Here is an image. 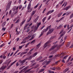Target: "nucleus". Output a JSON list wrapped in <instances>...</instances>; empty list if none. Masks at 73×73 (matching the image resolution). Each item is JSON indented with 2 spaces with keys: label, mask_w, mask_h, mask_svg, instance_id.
I'll use <instances>...</instances> for the list:
<instances>
[{
  "label": "nucleus",
  "mask_w": 73,
  "mask_h": 73,
  "mask_svg": "<svg viewBox=\"0 0 73 73\" xmlns=\"http://www.w3.org/2000/svg\"><path fill=\"white\" fill-rule=\"evenodd\" d=\"M18 8H19V7H17L16 6L14 7L13 9V11H15L16 10L15 12L13 13H12L11 15V17H13L14 16V15L15 14H16L17 12H18Z\"/></svg>",
  "instance_id": "1"
},
{
  "label": "nucleus",
  "mask_w": 73,
  "mask_h": 73,
  "mask_svg": "<svg viewBox=\"0 0 73 73\" xmlns=\"http://www.w3.org/2000/svg\"><path fill=\"white\" fill-rule=\"evenodd\" d=\"M33 56H31L29 58H27L26 59H25L24 60H23V61L20 60H19V62H20V63H21L22 64H24V62H25V61H26V60H31V59L32 58V57H33Z\"/></svg>",
  "instance_id": "2"
},
{
  "label": "nucleus",
  "mask_w": 73,
  "mask_h": 73,
  "mask_svg": "<svg viewBox=\"0 0 73 73\" xmlns=\"http://www.w3.org/2000/svg\"><path fill=\"white\" fill-rule=\"evenodd\" d=\"M63 31H64V30H62L60 33V34H61L62 33V34L61 35H60V36L59 37V38L58 39V40H60V39H61V38L63 36H64V35H65V33H66L65 31H64L63 32Z\"/></svg>",
  "instance_id": "3"
},
{
  "label": "nucleus",
  "mask_w": 73,
  "mask_h": 73,
  "mask_svg": "<svg viewBox=\"0 0 73 73\" xmlns=\"http://www.w3.org/2000/svg\"><path fill=\"white\" fill-rule=\"evenodd\" d=\"M60 46H61L60 45L58 46L57 47V49L52 52L50 53L51 54H54V53L57 51L59 49Z\"/></svg>",
  "instance_id": "4"
},
{
  "label": "nucleus",
  "mask_w": 73,
  "mask_h": 73,
  "mask_svg": "<svg viewBox=\"0 0 73 73\" xmlns=\"http://www.w3.org/2000/svg\"><path fill=\"white\" fill-rule=\"evenodd\" d=\"M41 23H38L37 24V27L36 28V27H34L33 28V31H34V32H36V31L37 30L38 27H39V25H41Z\"/></svg>",
  "instance_id": "5"
},
{
  "label": "nucleus",
  "mask_w": 73,
  "mask_h": 73,
  "mask_svg": "<svg viewBox=\"0 0 73 73\" xmlns=\"http://www.w3.org/2000/svg\"><path fill=\"white\" fill-rule=\"evenodd\" d=\"M12 3V1H10L8 3V4L7 5V7H6V10L5 11V12L8 10V9H9V8H10V7H11V4Z\"/></svg>",
  "instance_id": "6"
},
{
  "label": "nucleus",
  "mask_w": 73,
  "mask_h": 73,
  "mask_svg": "<svg viewBox=\"0 0 73 73\" xmlns=\"http://www.w3.org/2000/svg\"><path fill=\"white\" fill-rule=\"evenodd\" d=\"M50 27H51V25H50V26H48V27H47L46 29H44L42 31V32H46L48 30V29H50Z\"/></svg>",
  "instance_id": "7"
},
{
  "label": "nucleus",
  "mask_w": 73,
  "mask_h": 73,
  "mask_svg": "<svg viewBox=\"0 0 73 73\" xmlns=\"http://www.w3.org/2000/svg\"><path fill=\"white\" fill-rule=\"evenodd\" d=\"M17 61V60H15V61H14V62H13L12 63H11L10 65H9V66L8 67V68H7V70H8V69H10V68Z\"/></svg>",
  "instance_id": "8"
},
{
  "label": "nucleus",
  "mask_w": 73,
  "mask_h": 73,
  "mask_svg": "<svg viewBox=\"0 0 73 73\" xmlns=\"http://www.w3.org/2000/svg\"><path fill=\"white\" fill-rule=\"evenodd\" d=\"M53 31H54V29H51L47 33V35H48L52 33L53 32Z\"/></svg>",
  "instance_id": "9"
},
{
  "label": "nucleus",
  "mask_w": 73,
  "mask_h": 73,
  "mask_svg": "<svg viewBox=\"0 0 73 73\" xmlns=\"http://www.w3.org/2000/svg\"><path fill=\"white\" fill-rule=\"evenodd\" d=\"M50 42H51L50 41V40H49L48 42H47L44 45V48H46V46H48V45L47 44H48L49 43H50Z\"/></svg>",
  "instance_id": "10"
},
{
  "label": "nucleus",
  "mask_w": 73,
  "mask_h": 73,
  "mask_svg": "<svg viewBox=\"0 0 73 73\" xmlns=\"http://www.w3.org/2000/svg\"><path fill=\"white\" fill-rule=\"evenodd\" d=\"M56 47H57V45L52 46V47H51V48L49 50L51 51L52 50H54Z\"/></svg>",
  "instance_id": "11"
},
{
  "label": "nucleus",
  "mask_w": 73,
  "mask_h": 73,
  "mask_svg": "<svg viewBox=\"0 0 73 73\" xmlns=\"http://www.w3.org/2000/svg\"><path fill=\"white\" fill-rule=\"evenodd\" d=\"M71 7V6H69L67 7H66L65 8L63 9V10H66V11H68L69 8Z\"/></svg>",
  "instance_id": "12"
},
{
  "label": "nucleus",
  "mask_w": 73,
  "mask_h": 73,
  "mask_svg": "<svg viewBox=\"0 0 73 73\" xmlns=\"http://www.w3.org/2000/svg\"><path fill=\"white\" fill-rule=\"evenodd\" d=\"M36 36V34H35L34 35H33L32 36V37L29 40L31 41V40H32Z\"/></svg>",
  "instance_id": "13"
},
{
  "label": "nucleus",
  "mask_w": 73,
  "mask_h": 73,
  "mask_svg": "<svg viewBox=\"0 0 73 73\" xmlns=\"http://www.w3.org/2000/svg\"><path fill=\"white\" fill-rule=\"evenodd\" d=\"M36 49L35 50H36L37 49H38L39 48H40V46H41V43H39V44H37L36 45Z\"/></svg>",
  "instance_id": "14"
},
{
  "label": "nucleus",
  "mask_w": 73,
  "mask_h": 73,
  "mask_svg": "<svg viewBox=\"0 0 73 73\" xmlns=\"http://www.w3.org/2000/svg\"><path fill=\"white\" fill-rule=\"evenodd\" d=\"M7 67L6 66H3L1 67L0 68V70H4L5 68Z\"/></svg>",
  "instance_id": "15"
},
{
  "label": "nucleus",
  "mask_w": 73,
  "mask_h": 73,
  "mask_svg": "<svg viewBox=\"0 0 73 73\" xmlns=\"http://www.w3.org/2000/svg\"><path fill=\"white\" fill-rule=\"evenodd\" d=\"M32 1V0H31L30 1V3L28 5V10H29V9H30V8H31V2Z\"/></svg>",
  "instance_id": "16"
},
{
  "label": "nucleus",
  "mask_w": 73,
  "mask_h": 73,
  "mask_svg": "<svg viewBox=\"0 0 73 73\" xmlns=\"http://www.w3.org/2000/svg\"><path fill=\"white\" fill-rule=\"evenodd\" d=\"M36 10L33 11L32 12V13L31 14V17H32V16H33L35 15V13H36Z\"/></svg>",
  "instance_id": "17"
},
{
  "label": "nucleus",
  "mask_w": 73,
  "mask_h": 73,
  "mask_svg": "<svg viewBox=\"0 0 73 73\" xmlns=\"http://www.w3.org/2000/svg\"><path fill=\"white\" fill-rule=\"evenodd\" d=\"M38 18H39V16H37L36 19L35 20H34V22H35V23H36L38 20Z\"/></svg>",
  "instance_id": "18"
},
{
  "label": "nucleus",
  "mask_w": 73,
  "mask_h": 73,
  "mask_svg": "<svg viewBox=\"0 0 73 73\" xmlns=\"http://www.w3.org/2000/svg\"><path fill=\"white\" fill-rule=\"evenodd\" d=\"M69 70V68H66L63 71V73H66V72H67V71Z\"/></svg>",
  "instance_id": "19"
},
{
  "label": "nucleus",
  "mask_w": 73,
  "mask_h": 73,
  "mask_svg": "<svg viewBox=\"0 0 73 73\" xmlns=\"http://www.w3.org/2000/svg\"><path fill=\"white\" fill-rule=\"evenodd\" d=\"M25 20L24 21H22L20 25V26L21 27L22 26V25H23V24H24V23H25Z\"/></svg>",
  "instance_id": "20"
},
{
  "label": "nucleus",
  "mask_w": 73,
  "mask_h": 73,
  "mask_svg": "<svg viewBox=\"0 0 73 73\" xmlns=\"http://www.w3.org/2000/svg\"><path fill=\"white\" fill-rule=\"evenodd\" d=\"M5 24H6V22H4L2 25V27H4L5 25Z\"/></svg>",
  "instance_id": "21"
},
{
  "label": "nucleus",
  "mask_w": 73,
  "mask_h": 73,
  "mask_svg": "<svg viewBox=\"0 0 73 73\" xmlns=\"http://www.w3.org/2000/svg\"><path fill=\"white\" fill-rule=\"evenodd\" d=\"M42 59V57L40 56L39 58H38V59H37V61H40V60H41Z\"/></svg>",
  "instance_id": "22"
},
{
  "label": "nucleus",
  "mask_w": 73,
  "mask_h": 73,
  "mask_svg": "<svg viewBox=\"0 0 73 73\" xmlns=\"http://www.w3.org/2000/svg\"><path fill=\"white\" fill-rule=\"evenodd\" d=\"M37 53H38L36 52H35V53H34L32 56H33V57H35V56H36V55H37Z\"/></svg>",
  "instance_id": "23"
},
{
  "label": "nucleus",
  "mask_w": 73,
  "mask_h": 73,
  "mask_svg": "<svg viewBox=\"0 0 73 73\" xmlns=\"http://www.w3.org/2000/svg\"><path fill=\"white\" fill-rule=\"evenodd\" d=\"M26 53H27V52H22L21 54V55H23V54H26Z\"/></svg>",
  "instance_id": "24"
},
{
  "label": "nucleus",
  "mask_w": 73,
  "mask_h": 73,
  "mask_svg": "<svg viewBox=\"0 0 73 73\" xmlns=\"http://www.w3.org/2000/svg\"><path fill=\"white\" fill-rule=\"evenodd\" d=\"M36 63H34L31 66V67H33V66H34L35 65H36Z\"/></svg>",
  "instance_id": "25"
},
{
  "label": "nucleus",
  "mask_w": 73,
  "mask_h": 73,
  "mask_svg": "<svg viewBox=\"0 0 73 73\" xmlns=\"http://www.w3.org/2000/svg\"><path fill=\"white\" fill-rule=\"evenodd\" d=\"M46 19V17H45L43 19H42L43 23H44L45 21V20Z\"/></svg>",
  "instance_id": "26"
},
{
  "label": "nucleus",
  "mask_w": 73,
  "mask_h": 73,
  "mask_svg": "<svg viewBox=\"0 0 73 73\" xmlns=\"http://www.w3.org/2000/svg\"><path fill=\"white\" fill-rule=\"evenodd\" d=\"M60 69H61V68L59 67H56L55 68V69H56V70H60Z\"/></svg>",
  "instance_id": "27"
},
{
  "label": "nucleus",
  "mask_w": 73,
  "mask_h": 73,
  "mask_svg": "<svg viewBox=\"0 0 73 73\" xmlns=\"http://www.w3.org/2000/svg\"><path fill=\"white\" fill-rule=\"evenodd\" d=\"M39 5V3H38L37 4V5L35 6L34 7V9H36V8H37V7H38V6Z\"/></svg>",
  "instance_id": "28"
},
{
  "label": "nucleus",
  "mask_w": 73,
  "mask_h": 73,
  "mask_svg": "<svg viewBox=\"0 0 73 73\" xmlns=\"http://www.w3.org/2000/svg\"><path fill=\"white\" fill-rule=\"evenodd\" d=\"M36 42L35 40H33L31 42V44H35V43Z\"/></svg>",
  "instance_id": "29"
},
{
  "label": "nucleus",
  "mask_w": 73,
  "mask_h": 73,
  "mask_svg": "<svg viewBox=\"0 0 73 73\" xmlns=\"http://www.w3.org/2000/svg\"><path fill=\"white\" fill-rule=\"evenodd\" d=\"M62 13H59L58 15V17H60L61 16V15H62Z\"/></svg>",
  "instance_id": "30"
},
{
  "label": "nucleus",
  "mask_w": 73,
  "mask_h": 73,
  "mask_svg": "<svg viewBox=\"0 0 73 73\" xmlns=\"http://www.w3.org/2000/svg\"><path fill=\"white\" fill-rule=\"evenodd\" d=\"M31 35H29L26 38V39H29L30 38H31Z\"/></svg>",
  "instance_id": "31"
},
{
  "label": "nucleus",
  "mask_w": 73,
  "mask_h": 73,
  "mask_svg": "<svg viewBox=\"0 0 73 73\" xmlns=\"http://www.w3.org/2000/svg\"><path fill=\"white\" fill-rule=\"evenodd\" d=\"M27 68H28V66L26 67L25 68H23L22 70H23V71H24L25 70H26Z\"/></svg>",
  "instance_id": "32"
},
{
  "label": "nucleus",
  "mask_w": 73,
  "mask_h": 73,
  "mask_svg": "<svg viewBox=\"0 0 73 73\" xmlns=\"http://www.w3.org/2000/svg\"><path fill=\"white\" fill-rule=\"evenodd\" d=\"M44 71V69L42 68L39 71V72H43V71Z\"/></svg>",
  "instance_id": "33"
},
{
  "label": "nucleus",
  "mask_w": 73,
  "mask_h": 73,
  "mask_svg": "<svg viewBox=\"0 0 73 73\" xmlns=\"http://www.w3.org/2000/svg\"><path fill=\"white\" fill-rule=\"evenodd\" d=\"M50 69L52 70H55L56 68H55V67H51L50 68Z\"/></svg>",
  "instance_id": "34"
},
{
  "label": "nucleus",
  "mask_w": 73,
  "mask_h": 73,
  "mask_svg": "<svg viewBox=\"0 0 73 73\" xmlns=\"http://www.w3.org/2000/svg\"><path fill=\"white\" fill-rule=\"evenodd\" d=\"M31 19H32V17H30L29 19L27 21V22L28 23V22H29V21H31Z\"/></svg>",
  "instance_id": "35"
},
{
  "label": "nucleus",
  "mask_w": 73,
  "mask_h": 73,
  "mask_svg": "<svg viewBox=\"0 0 73 73\" xmlns=\"http://www.w3.org/2000/svg\"><path fill=\"white\" fill-rule=\"evenodd\" d=\"M32 8H31L30 9V10H29L28 11V12L30 13V12H32Z\"/></svg>",
  "instance_id": "36"
},
{
  "label": "nucleus",
  "mask_w": 73,
  "mask_h": 73,
  "mask_svg": "<svg viewBox=\"0 0 73 73\" xmlns=\"http://www.w3.org/2000/svg\"><path fill=\"white\" fill-rule=\"evenodd\" d=\"M38 66H39V65L37 64L35 66H34L33 68H34V69H35L36 68H37V67H38Z\"/></svg>",
  "instance_id": "37"
},
{
  "label": "nucleus",
  "mask_w": 73,
  "mask_h": 73,
  "mask_svg": "<svg viewBox=\"0 0 73 73\" xmlns=\"http://www.w3.org/2000/svg\"><path fill=\"white\" fill-rule=\"evenodd\" d=\"M68 56L67 55L65 56H64V57L63 58V60H64V59H66L67 57Z\"/></svg>",
  "instance_id": "38"
},
{
  "label": "nucleus",
  "mask_w": 73,
  "mask_h": 73,
  "mask_svg": "<svg viewBox=\"0 0 73 73\" xmlns=\"http://www.w3.org/2000/svg\"><path fill=\"white\" fill-rule=\"evenodd\" d=\"M6 29V28H5V27H3L2 29V31H5Z\"/></svg>",
  "instance_id": "39"
},
{
  "label": "nucleus",
  "mask_w": 73,
  "mask_h": 73,
  "mask_svg": "<svg viewBox=\"0 0 73 73\" xmlns=\"http://www.w3.org/2000/svg\"><path fill=\"white\" fill-rule=\"evenodd\" d=\"M62 27V26L61 25H60L57 28V29H60V28Z\"/></svg>",
  "instance_id": "40"
},
{
  "label": "nucleus",
  "mask_w": 73,
  "mask_h": 73,
  "mask_svg": "<svg viewBox=\"0 0 73 73\" xmlns=\"http://www.w3.org/2000/svg\"><path fill=\"white\" fill-rule=\"evenodd\" d=\"M17 20V17H16L14 19L13 21L15 22L16 20Z\"/></svg>",
  "instance_id": "41"
},
{
  "label": "nucleus",
  "mask_w": 73,
  "mask_h": 73,
  "mask_svg": "<svg viewBox=\"0 0 73 73\" xmlns=\"http://www.w3.org/2000/svg\"><path fill=\"white\" fill-rule=\"evenodd\" d=\"M51 12V11H50L48 12L47 13L46 15H49L50 13Z\"/></svg>",
  "instance_id": "42"
},
{
  "label": "nucleus",
  "mask_w": 73,
  "mask_h": 73,
  "mask_svg": "<svg viewBox=\"0 0 73 73\" xmlns=\"http://www.w3.org/2000/svg\"><path fill=\"white\" fill-rule=\"evenodd\" d=\"M70 58H71V56L69 57L68 60L67 61V62H69V60L70 59Z\"/></svg>",
  "instance_id": "43"
},
{
  "label": "nucleus",
  "mask_w": 73,
  "mask_h": 73,
  "mask_svg": "<svg viewBox=\"0 0 73 73\" xmlns=\"http://www.w3.org/2000/svg\"><path fill=\"white\" fill-rule=\"evenodd\" d=\"M25 41H24V40H23L22 42L21 43V44H24L25 43Z\"/></svg>",
  "instance_id": "44"
},
{
  "label": "nucleus",
  "mask_w": 73,
  "mask_h": 73,
  "mask_svg": "<svg viewBox=\"0 0 73 73\" xmlns=\"http://www.w3.org/2000/svg\"><path fill=\"white\" fill-rule=\"evenodd\" d=\"M42 6V4L41 5L39 6V7L38 8V10H39V9H40V8H41V7Z\"/></svg>",
  "instance_id": "45"
},
{
  "label": "nucleus",
  "mask_w": 73,
  "mask_h": 73,
  "mask_svg": "<svg viewBox=\"0 0 73 73\" xmlns=\"http://www.w3.org/2000/svg\"><path fill=\"white\" fill-rule=\"evenodd\" d=\"M24 45H23L22 46H19V49H22V48H23V46H24Z\"/></svg>",
  "instance_id": "46"
},
{
  "label": "nucleus",
  "mask_w": 73,
  "mask_h": 73,
  "mask_svg": "<svg viewBox=\"0 0 73 73\" xmlns=\"http://www.w3.org/2000/svg\"><path fill=\"white\" fill-rule=\"evenodd\" d=\"M50 61H48L47 62L46 64V65H48V64H49L50 63Z\"/></svg>",
  "instance_id": "47"
},
{
  "label": "nucleus",
  "mask_w": 73,
  "mask_h": 73,
  "mask_svg": "<svg viewBox=\"0 0 73 73\" xmlns=\"http://www.w3.org/2000/svg\"><path fill=\"white\" fill-rule=\"evenodd\" d=\"M19 19H18L16 21L15 23V24H16L17 23H19Z\"/></svg>",
  "instance_id": "48"
},
{
  "label": "nucleus",
  "mask_w": 73,
  "mask_h": 73,
  "mask_svg": "<svg viewBox=\"0 0 73 73\" xmlns=\"http://www.w3.org/2000/svg\"><path fill=\"white\" fill-rule=\"evenodd\" d=\"M29 50V48H28L25 50V52H28V50Z\"/></svg>",
  "instance_id": "49"
},
{
  "label": "nucleus",
  "mask_w": 73,
  "mask_h": 73,
  "mask_svg": "<svg viewBox=\"0 0 73 73\" xmlns=\"http://www.w3.org/2000/svg\"><path fill=\"white\" fill-rule=\"evenodd\" d=\"M44 34V33H43L41 32V34L40 35L39 37H40L41 36H42L43 35V34Z\"/></svg>",
  "instance_id": "50"
},
{
  "label": "nucleus",
  "mask_w": 73,
  "mask_h": 73,
  "mask_svg": "<svg viewBox=\"0 0 73 73\" xmlns=\"http://www.w3.org/2000/svg\"><path fill=\"white\" fill-rule=\"evenodd\" d=\"M64 18H65V17H63L60 19V21H61V20H63V19H64Z\"/></svg>",
  "instance_id": "51"
},
{
  "label": "nucleus",
  "mask_w": 73,
  "mask_h": 73,
  "mask_svg": "<svg viewBox=\"0 0 73 73\" xmlns=\"http://www.w3.org/2000/svg\"><path fill=\"white\" fill-rule=\"evenodd\" d=\"M53 38H54V37L53 36H52L51 37L50 39V40H50L51 42H52V41H50L51 40H52V39H53Z\"/></svg>",
  "instance_id": "52"
},
{
  "label": "nucleus",
  "mask_w": 73,
  "mask_h": 73,
  "mask_svg": "<svg viewBox=\"0 0 73 73\" xmlns=\"http://www.w3.org/2000/svg\"><path fill=\"white\" fill-rule=\"evenodd\" d=\"M11 13H12V10H10L9 11V15H11Z\"/></svg>",
  "instance_id": "53"
},
{
  "label": "nucleus",
  "mask_w": 73,
  "mask_h": 73,
  "mask_svg": "<svg viewBox=\"0 0 73 73\" xmlns=\"http://www.w3.org/2000/svg\"><path fill=\"white\" fill-rule=\"evenodd\" d=\"M73 17V15L72 14L71 15H70V19H71Z\"/></svg>",
  "instance_id": "54"
},
{
  "label": "nucleus",
  "mask_w": 73,
  "mask_h": 73,
  "mask_svg": "<svg viewBox=\"0 0 73 73\" xmlns=\"http://www.w3.org/2000/svg\"><path fill=\"white\" fill-rule=\"evenodd\" d=\"M29 44V43H28L25 46V48H27Z\"/></svg>",
  "instance_id": "55"
},
{
  "label": "nucleus",
  "mask_w": 73,
  "mask_h": 73,
  "mask_svg": "<svg viewBox=\"0 0 73 73\" xmlns=\"http://www.w3.org/2000/svg\"><path fill=\"white\" fill-rule=\"evenodd\" d=\"M50 18H51V16L50 15L48 18V19H47V20H50Z\"/></svg>",
  "instance_id": "56"
},
{
  "label": "nucleus",
  "mask_w": 73,
  "mask_h": 73,
  "mask_svg": "<svg viewBox=\"0 0 73 73\" xmlns=\"http://www.w3.org/2000/svg\"><path fill=\"white\" fill-rule=\"evenodd\" d=\"M13 24H12L11 25V26L10 27L11 29H12V28H13Z\"/></svg>",
  "instance_id": "57"
},
{
  "label": "nucleus",
  "mask_w": 73,
  "mask_h": 73,
  "mask_svg": "<svg viewBox=\"0 0 73 73\" xmlns=\"http://www.w3.org/2000/svg\"><path fill=\"white\" fill-rule=\"evenodd\" d=\"M32 54V52H30L29 53L27 54L28 55H30V54Z\"/></svg>",
  "instance_id": "58"
},
{
  "label": "nucleus",
  "mask_w": 73,
  "mask_h": 73,
  "mask_svg": "<svg viewBox=\"0 0 73 73\" xmlns=\"http://www.w3.org/2000/svg\"><path fill=\"white\" fill-rule=\"evenodd\" d=\"M29 24L28 23V24H27L25 25V27H28V26L29 25Z\"/></svg>",
  "instance_id": "59"
},
{
  "label": "nucleus",
  "mask_w": 73,
  "mask_h": 73,
  "mask_svg": "<svg viewBox=\"0 0 73 73\" xmlns=\"http://www.w3.org/2000/svg\"><path fill=\"white\" fill-rule=\"evenodd\" d=\"M21 8H22V6L21 5H20L19 7V9H20Z\"/></svg>",
  "instance_id": "60"
},
{
  "label": "nucleus",
  "mask_w": 73,
  "mask_h": 73,
  "mask_svg": "<svg viewBox=\"0 0 73 73\" xmlns=\"http://www.w3.org/2000/svg\"><path fill=\"white\" fill-rule=\"evenodd\" d=\"M46 61H44L42 63V65H44L46 63Z\"/></svg>",
  "instance_id": "61"
},
{
  "label": "nucleus",
  "mask_w": 73,
  "mask_h": 73,
  "mask_svg": "<svg viewBox=\"0 0 73 73\" xmlns=\"http://www.w3.org/2000/svg\"><path fill=\"white\" fill-rule=\"evenodd\" d=\"M4 43L3 44H2L0 46V47H1V48L2 47H3V46H4Z\"/></svg>",
  "instance_id": "62"
},
{
  "label": "nucleus",
  "mask_w": 73,
  "mask_h": 73,
  "mask_svg": "<svg viewBox=\"0 0 73 73\" xmlns=\"http://www.w3.org/2000/svg\"><path fill=\"white\" fill-rule=\"evenodd\" d=\"M48 72H49V73H54V72L51 71H48Z\"/></svg>",
  "instance_id": "63"
},
{
  "label": "nucleus",
  "mask_w": 73,
  "mask_h": 73,
  "mask_svg": "<svg viewBox=\"0 0 73 73\" xmlns=\"http://www.w3.org/2000/svg\"><path fill=\"white\" fill-rule=\"evenodd\" d=\"M53 56V55L50 56H49V58H52V57Z\"/></svg>",
  "instance_id": "64"
}]
</instances>
